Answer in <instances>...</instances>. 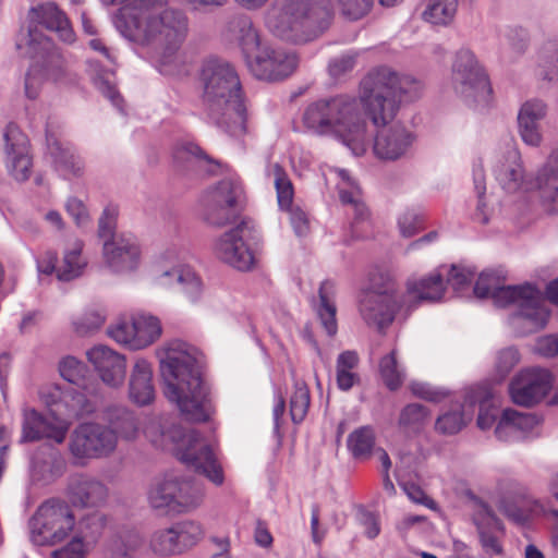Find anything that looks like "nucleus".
<instances>
[{"label": "nucleus", "mask_w": 558, "mask_h": 558, "mask_svg": "<svg viewBox=\"0 0 558 558\" xmlns=\"http://www.w3.org/2000/svg\"><path fill=\"white\" fill-rule=\"evenodd\" d=\"M499 183L508 192L518 191L524 178L521 155L517 147L511 146L507 151V163H501L496 170Z\"/></svg>", "instance_id": "473e14b6"}, {"label": "nucleus", "mask_w": 558, "mask_h": 558, "mask_svg": "<svg viewBox=\"0 0 558 558\" xmlns=\"http://www.w3.org/2000/svg\"><path fill=\"white\" fill-rule=\"evenodd\" d=\"M252 231L250 223L243 220L235 228L222 233L214 243L215 256L239 270H251L256 264L255 252L247 243Z\"/></svg>", "instance_id": "ddd939ff"}, {"label": "nucleus", "mask_w": 558, "mask_h": 558, "mask_svg": "<svg viewBox=\"0 0 558 558\" xmlns=\"http://www.w3.org/2000/svg\"><path fill=\"white\" fill-rule=\"evenodd\" d=\"M140 350L154 343L161 336V325L157 317L138 314L133 316Z\"/></svg>", "instance_id": "c03bdc74"}, {"label": "nucleus", "mask_w": 558, "mask_h": 558, "mask_svg": "<svg viewBox=\"0 0 558 558\" xmlns=\"http://www.w3.org/2000/svg\"><path fill=\"white\" fill-rule=\"evenodd\" d=\"M412 143L411 132L401 125H395L377 133L374 153L379 159L397 160L408 154Z\"/></svg>", "instance_id": "4be33fe9"}, {"label": "nucleus", "mask_w": 558, "mask_h": 558, "mask_svg": "<svg viewBox=\"0 0 558 558\" xmlns=\"http://www.w3.org/2000/svg\"><path fill=\"white\" fill-rule=\"evenodd\" d=\"M2 140L7 170L16 181H26L33 167L26 134L15 123H9L2 131Z\"/></svg>", "instance_id": "dca6fc26"}, {"label": "nucleus", "mask_w": 558, "mask_h": 558, "mask_svg": "<svg viewBox=\"0 0 558 558\" xmlns=\"http://www.w3.org/2000/svg\"><path fill=\"white\" fill-rule=\"evenodd\" d=\"M446 291L440 272L434 271L420 280L409 279L407 290L400 295V310L408 316L422 302H436L442 299Z\"/></svg>", "instance_id": "f3484780"}, {"label": "nucleus", "mask_w": 558, "mask_h": 558, "mask_svg": "<svg viewBox=\"0 0 558 558\" xmlns=\"http://www.w3.org/2000/svg\"><path fill=\"white\" fill-rule=\"evenodd\" d=\"M557 63V49L555 43L545 45L538 56V65L544 69V78L553 80Z\"/></svg>", "instance_id": "680f3d73"}, {"label": "nucleus", "mask_w": 558, "mask_h": 558, "mask_svg": "<svg viewBox=\"0 0 558 558\" xmlns=\"http://www.w3.org/2000/svg\"><path fill=\"white\" fill-rule=\"evenodd\" d=\"M68 64L64 58L58 52H52L45 66L46 76L59 82L68 74Z\"/></svg>", "instance_id": "e2e57ef3"}, {"label": "nucleus", "mask_w": 558, "mask_h": 558, "mask_svg": "<svg viewBox=\"0 0 558 558\" xmlns=\"http://www.w3.org/2000/svg\"><path fill=\"white\" fill-rule=\"evenodd\" d=\"M499 510L512 522L523 525L530 519L544 511L542 505L533 499L525 487L510 492L500 501Z\"/></svg>", "instance_id": "393cba45"}, {"label": "nucleus", "mask_w": 558, "mask_h": 558, "mask_svg": "<svg viewBox=\"0 0 558 558\" xmlns=\"http://www.w3.org/2000/svg\"><path fill=\"white\" fill-rule=\"evenodd\" d=\"M182 554L194 547L204 536L198 522L186 520L172 525Z\"/></svg>", "instance_id": "09e8293b"}, {"label": "nucleus", "mask_w": 558, "mask_h": 558, "mask_svg": "<svg viewBox=\"0 0 558 558\" xmlns=\"http://www.w3.org/2000/svg\"><path fill=\"white\" fill-rule=\"evenodd\" d=\"M68 429L69 423L64 420L50 422L36 410L29 409L24 411L21 440L23 442H29L41 438H49L61 444L66 437Z\"/></svg>", "instance_id": "412c9836"}, {"label": "nucleus", "mask_w": 558, "mask_h": 558, "mask_svg": "<svg viewBox=\"0 0 558 558\" xmlns=\"http://www.w3.org/2000/svg\"><path fill=\"white\" fill-rule=\"evenodd\" d=\"M118 209L113 206H108L104 209L102 215L98 221V235L105 241H111L119 235H114L117 225Z\"/></svg>", "instance_id": "13d9d810"}, {"label": "nucleus", "mask_w": 558, "mask_h": 558, "mask_svg": "<svg viewBox=\"0 0 558 558\" xmlns=\"http://www.w3.org/2000/svg\"><path fill=\"white\" fill-rule=\"evenodd\" d=\"M379 373L385 385L390 390H397L403 383L404 373L397 361V350H391L379 361Z\"/></svg>", "instance_id": "a18cd8bd"}, {"label": "nucleus", "mask_w": 558, "mask_h": 558, "mask_svg": "<svg viewBox=\"0 0 558 558\" xmlns=\"http://www.w3.org/2000/svg\"><path fill=\"white\" fill-rule=\"evenodd\" d=\"M231 24L240 31V45L254 76L259 80L277 81L286 78L295 71L299 64L295 52L269 47L260 48L258 34L246 17H235Z\"/></svg>", "instance_id": "6e6552de"}, {"label": "nucleus", "mask_w": 558, "mask_h": 558, "mask_svg": "<svg viewBox=\"0 0 558 558\" xmlns=\"http://www.w3.org/2000/svg\"><path fill=\"white\" fill-rule=\"evenodd\" d=\"M174 169L186 175H202L214 172L215 162L197 145L178 143L172 153Z\"/></svg>", "instance_id": "5701e85b"}, {"label": "nucleus", "mask_w": 558, "mask_h": 558, "mask_svg": "<svg viewBox=\"0 0 558 558\" xmlns=\"http://www.w3.org/2000/svg\"><path fill=\"white\" fill-rule=\"evenodd\" d=\"M458 0H429L423 19L435 25L450 24L457 13Z\"/></svg>", "instance_id": "79ce46f5"}, {"label": "nucleus", "mask_w": 558, "mask_h": 558, "mask_svg": "<svg viewBox=\"0 0 558 558\" xmlns=\"http://www.w3.org/2000/svg\"><path fill=\"white\" fill-rule=\"evenodd\" d=\"M541 425V420L533 413H523L513 409H505L495 429L499 438L510 432H520L524 435L534 432Z\"/></svg>", "instance_id": "7c9ffc66"}, {"label": "nucleus", "mask_w": 558, "mask_h": 558, "mask_svg": "<svg viewBox=\"0 0 558 558\" xmlns=\"http://www.w3.org/2000/svg\"><path fill=\"white\" fill-rule=\"evenodd\" d=\"M104 258L107 266L114 272H129L138 267L141 250L132 235L120 234L102 245Z\"/></svg>", "instance_id": "a211bd4d"}, {"label": "nucleus", "mask_w": 558, "mask_h": 558, "mask_svg": "<svg viewBox=\"0 0 558 558\" xmlns=\"http://www.w3.org/2000/svg\"><path fill=\"white\" fill-rule=\"evenodd\" d=\"M421 83L410 76H400L388 68H379L362 81L360 96L338 94L311 102L304 110V126L318 134L330 135L345 145L354 155L366 151L368 143L367 122L387 126L400 108L403 95L414 97Z\"/></svg>", "instance_id": "f257e3e1"}, {"label": "nucleus", "mask_w": 558, "mask_h": 558, "mask_svg": "<svg viewBox=\"0 0 558 558\" xmlns=\"http://www.w3.org/2000/svg\"><path fill=\"white\" fill-rule=\"evenodd\" d=\"M243 190L232 179L219 181L206 191L202 198L204 220L217 228L225 227L235 220Z\"/></svg>", "instance_id": "9b49d317"}, {"label": "nucleus", "mask_w": 558, "mask_h": 558, "mask_svg": "<svg viewBox=\"0 0 558 558\" xmlns=\"http://www.w3.org/2000/svg\"><path fill=\"white\" fill-rule=\"evenodd\" d=\"M335 293V286L331 281L326 280L322 282L318 290L319 302L316 306V312L329 336L336 335L338 329L336 319L337 308L333 302Z\"/></svg>", "instance_id": "f704fd0d"}, {"label": "nucleus", "mask_w": 558, "mask_h": 558, "mask_svg": "<svg viewBox=\"0 0 558 558\" xmlns=\"http://www.w3.org/2000/svg\"><path fill=\"white\" fill-rule=\"evenodd\" d=\"M375 445L374 430L369 426L355 429L348 438V448L355 458H366Z\"/></svg>", "instance_id": "8fccbe9b"}, {"label": "nucleus", "mask_w": 558, "mask_h": 558, "mask_svg": "<svg viewBox=\"0 0 558 558\" xmlns=\"http://www.w3.org/2000/svg\"><path fill=\"white\" fill-rule=\"evenodd\" d=\"M359 311L366 325L379 331L392 324L397 313L404 314V310H400V295L396 294L393 280L387 277L383 287L374 282L360 299Z\"/></svg>", "instance_id": "9d476101"}, {"label": "nucleus", "mask_w": 558, "mask_h": 558, "mask_svg": "<svg viewBox=\"0 0 558 558\" xmlns=\"http://www.w3.org/2000/svg\"><path fill=\"white\" fill-rule=\"evenodd\" d=\"M48 149L57 169L66 178H80L85 172L84 160L57 140L48 138Z\"/></svg>", "instance_id": "c756f323"}, {"label": "nucleus", "mask_w": 558, "mask_h": 558, "mask_svg": "<svg viewBox=\"0 0 558 558\" xmlns=\"http://www.w3.org/2000/svg\"><path fill=\"white\" fill-rule=\"evenodd\" d=\"M520 354L514 348H507L499 352L496 362V372L500 379L505 378L519 363Z\"/></svg>", "instance_id": "bf43d9fd"}, {"label": "nucleus", "mask_w": 558, "mask_h": 558, "mask_svg": "<svg viewBox=\"0 0 558 558\" xmlns=\"http://www.w3.org/2000/svg\"><path fill=\"white\" fill-rule=\"evenodd\" d=\"M108 333L118 343L128 345L132 350H140L133 317L131 319H120L109 328Z\"/></svg>", "instance_id": "603ef678"}, {"label": "nucleus", "mask_w": 558, "mask_h": 558, "mask_svg": "<svg viewBox=\"0 0 558 558\" xmlns=\"http://www.w3.org/2000/svg\"><path fill=\"white\" fill-rule=\"evenodd\" d=\"M168 476L154 483L148 493L149 506L165 514H174L173 496L171 495Z\"/></svg>", "instance_id": "37998d69"}, {"label": "nucleus", "mask_w": 558, "mask_h": 558, "mask_svg": "<svg viewBox=\"0 0 558 558\" xmlns=\"http://www.w3.org/2000/svg\"><path fill=\"white\" fill-rule=\"evenodd\" d=\"M148 546L151 553L158 557L182 555L173 526L154 531Z\"/></svg>", "instance_id": "ea45409f"}, {"label": "nucleus", "mask_w": 558, "mask_h": 558, "mask_svg": "<svg viewBox=\"0 0 558 558\" xmlns=\"http://www.w3.org/2000/svg\"><path fill=\"white\" fill-rule=\"evenodd\" d=\"M452 80L457 93L476 104H487L492 87L484 70L469 50L457 53L452 68Z\"/></svg>", "instance_id": "f8f14e48"}, {"label": "nucleus", "mask_w": 558, "mask_h": 558, "mask_svg": "<svg viewBox=\"0 0 558 558\" xmlns=\"http://www.w3.org/2000/svg\"><path fill=\"white\" fill-rule=\"evenodd\" d=\"M410 390L415 397L435 403L441 402L449 396L448 390L425 383H412Z\"/></svg>", "instance_id": "4d7b16f0"}, {"label": "nucleus", "mask_w": 558, "mask_h": 558, "mask_svg": "<svg viewBox=\"0 0 558 558\" xmlns=\"http://www.w3.org/2000/svg\"><path fill=\"white\" fill-rule=\"evenodd\" d=\"M74 524V515L65 502L48 500L31 521L32 541L38 546L56 545L69 535Z\"/></svg>", "instance_id": "1a4fd4ad"}, {"label": "nucleus", "mask_w": 558, "mask_h": 558, "mask_svg": "<svg viewBox=\"0 0 558 558\" xmlns=\"http://www.w3.org/2000/svg\"><path fill=\"white\" fill-rule=\"evenodd\" d=\"M68 497L72 506L77 508H98L106 505L109 489L101 481L78 475L68 486Z\"/></svg>", "instance_id": "aec40b11"}, {"label": "nucleus", "mask_w": 558, "mask_h": 558, "mask_svg": "<svg viewBox=\"0 0 558 558\" xmlns=\"http://www.w3.org/2000/svg\"><path fill=\"white\" fill-rule=\"evenodd\" d=\"M106 418L114 434L126 440H133L138 435V424L132 412L122 407L108 408Z\"/></svg>", "instance_id": "e433bc0d"}, {"label": "nucleus", "mask_w": 558, "mask_h": 558, "mask_svg": "<svg viewBox=\"0 0 558 558\" xmlns=\"http://www.w3.org/2000/svg\"><path fill=\"white\" fill-rule=\"evenodd\" d=\"M355 66V56L345 53L332 59L329 63V73L333 77H340L348 72H351Z\"/></svg>", "instance_id": "69168bd1"}, {"label": "nucleus", "mask_w": 558, "mask_h": 558, "mask_svg": "<svg viewBox=\"0 0 558 558\" xmlns=\"http://www.w3.org/2000/svg\"><path fill=\"white\" fill-rule=\"evenodd\" d=\"M203 102L209 119L231 136L246 134V107L238 72L228 61L209 59L202 68Z\"/></svg>", "instance_id": "20e7f679"}, {"label": "nucleus", "mask_w": 558, "mask_h": 558, "mask_svg": "<svg viewBox=\"0 0 558 558\" xmlns=\"http://www.w3.org/2000/svg\"><path fill=\"white\" fill-rule=\"evenodd\" d=\"M474 183L478 196V205L474 214V219L480 223L485 225L488 222L489 217L487 214L486 204L483 202V196L485 194L486 187L484 182V175L481 170L474 173Z\"/></svg>", "instance_id": "0e129e2a"}, {"label": "nucleus", "mask_w": 558, "mask_h": 558, "mask_svg": "<svg viewBox=\"0 0 558 558\" xmlns=\"http://www.w3.org/2000/svg\"><path fill=\"white\" fill-rule=\"evenodd\" d=\"M59 372L63 379L82 388L86 393H96L87 366L76 357L62 359L59 363Z\"/></svg>", "instance_id": "c9c22d12"}, {"label": "nucleus", "mask_w": 558, "mask_h": 558, "mask_svg": "<svg viewBox=\"0 0 558 558\" xmlns=\"http://www.w3.org/2000/svg\"><path fill=\"white\" fill-rule=\"evenodd\" d=\"M554 377L544 368L531 367L520 371L509 383L510 400L523 408L539 403L550 391Z\"/></svg>", "instance_id": "4468645a"}, {"label": "nucleus", "mask_w": 558, "mask_h": 558, "mask_svg": "<svg viewBox=\"0 0 558 558\" xmlns=\"http://www.w3.org/2000/svg\"><path fill=\"white\" fill-rule=\"evenodd\" d=\"M518 123L522 141L530 146H539L543 137L538 129V123H532V121H518Z\"/></svg>", "instance_id": "338daca9"}, {"label": "nucleus", "mask_w": 558, "mask_h": 558, "mask_svg": "<svg viewBox=\"0 0 558 558\" xmlns=\"http://www.w3.org/2000/svg\"><path fill=\"white\" fill-rule=\"evenodd\" d=\"M83 244L76 241L69 247L63 258L58 263L56 255L49 254L48 260L39 265L40 271L45 274L56 272L58 279L70 281L82 275L86 260L82 257Z\"/></svg>", "instance_id": "a878e982"}, {"label": "nucleus", "mask_w": 558, "mask_h": 558, "mask_svg": "<svg viewBox=\"0 0 558 558\" xmlns=\"http://www.w3.org/2000/svg\"><path fill=\"white\" fill-rule=\"evenodd\" d=\"M83 554V541L78 537H74L64 547L53 550L51 558H82Z\"/></svg>", "instance_id": "774afa93"}, {"label": "nucleus", "mask_w": 558, "mask_h": 558, "mask_svg": "<svg viewBox=\"0 0 558 558\" xmlns=\"http://www.w3.org/2000/svg\"><path fill=\"white\" fill-rule=\"evenodd\" d=\"M106 320L104 311L98 308H89L84 315L74 322L75 331L78 335H87L99 329Z\"/></svg>", "instance_id": "6e6d98bb"}, {"label": "nucleus", "mask_w": 558, "mask_h": 558, "mask_svg": "<svg viewBox=\"0 0 558 558\" xmlns=\"http://www.w3.org/2000/svg\"><path fill=\"white\" fill-rule=\"evenodd\" d=\"M536 186L541 193L544 207L546 210L554 213L558 195V169L554 156H550L548 162L538 171Z\"/></svg>", "instance_id": "72a5a7b5"}, {"label": "nucleus", "mask_w": 558, "mask_h": 558, "mask_svg": "<svg viewBox=\"0 0 558 558\" xmlns=\"http://www.w3.org/2000/svg\"><path fill=\"white\" fill-rule=\"evenodd\" d=\"M471 418L472 414L465 412L464 405L454 404L436 418L435 430L445 436L456 435L468 425Z\"/></svg>", "instance_id": "58836bf2"}, {"label": "nucleus", "mask_w": 558, "mask_h": 558, "mask_svg": "<svg viewBox=\"0 0 558 558\" xmlns=\"http://www.w3.org/2000/svg\"><path fill=\"white\" fill-rule=\"evenodd\" d=\"M117 447L114 432L98 423H83L74 430L70 450L76 458H100Z\"/></svg>", "instance_id": "2eb2a0df"}, {"label": "nucleus", "mask_w": 558, "mask_h": 558, "mask_svg": "<svg viewBox=\"0 0 558 558\" xmlns=\"http://www.w3.org/2000/svg\"><path fill=\"white\" fill-rule=\"evenodd\" d=\"M311 396L305 383H295L293 395L290 398V414L294 423H301L308 411Z\"/></svg>", "instance_id": "3c124183"}, {"label": "nucleus", "mask_w": 558, "mask_h": 558, "mask_svg": "<svg viewBox=\"0 0 558 558\" xmlns=\"http://www.w3.org/2000/svg\"><path fill=\"white\" fill-rule=\"evenodd\" d=\"M165 396L185 420L206 422L215 409L210 391L202 377L204 354L194 345L172 340L158 350Z\"/></svg>", "instance_id": "f03ea898"}, {"label": "nucleus", "mask_w": 558, "mask_h": 558, "mask_svg": "<svg viewBox=\"0 0 558 558\" xmlns=\"http://www.w3.org/2000/svg\"><path fill=\"white\" fill-rule=\"evenodd\" d=\"M270 172L274 177L279 207L281 209H290L294 196L291 180L289 179L286 170L279 163H274L270 168Z\"/></svg>", "instance_id": "de8ad7c7"}, {"label": "nucleus", "mask_w": 558, "mask_h": 558, "mask_svg": "<svg viewBox=\"0 0 558 558\" xmlns=\"http://www.w3.org/2000/svg\"><path fill=\"white\" fill-rule=\"evenodd\" d=\"M94 412L93 403L87 399L86 393L74 389L66 390L63 396L62 415L68 418H76Z\"/></svg>", "instance_id": "49530a36"}, {"label": "nucleus", "mask_w": 558, "mask_h": 558, "mask_svg": "<svg viewBox=\"0 0 558 558\" xmlns=\"http://www.w3.org/2000/svg\"><path fill=\"white\" fill-rule=\"evenodd\" d=\"M335 2L343 17L356 21L368 14L374 0H335Z\"/></svg>", "instance_id": "5fc2aeb1"}, {"label": "nucleus", "mask_w": 558, "mask_h": 558, "mask_svg": "<svg viewBox=\"0 0 558 558\" xmlns=\"http://www.w3.org/2000/svg\"><path fill=\"white\" fill-rule=\"evenodd\" d=\"M86 355L104 384L112 388L123 385L126 374L123 355L107 345H96Z\"/></svg>", "instance_id": "6ab92c4d"}, {"label": "nucleus", "mask_w": 558, "mask_h": 558, "mask_svg": "<svg viewBox=\"0 0 558 558\" xmlns=\"http://www.w3.org/2000/svg\"><path fill=\"white\" fill-rule=\"evenodd\" d=\"M546 116V105L541 100H530L522 105L518 121L538 123Z\"/></svg>", "instance_id": "052dcab7"}, {"label": "nucleus", "mask_w": 558, "mask_h": 558, "mask_svg": "<svg viewBox=\"0 0 558 558\" xmlns=\"http://www.w3.org/2000/svg\"><path fill=\"white\" fill-rule=\"evenodd\" d=\"M430 421V411L418 403L405 405L399 415L398 424L408 435L420 434Z\"/></svg>", "instance_id": "4c0bfd02"}, {"label": "nucleus", "mask_w": 558, "mask_h": 558, "mask_svg": "<svg viewBox=\"0 0 558 558\" xmlns=\"http://www.w3.org/2000/svg\"><path fill=\"white\" fill-rule=\"evenodd\" d=\"M168 481L173 496L174 514L193 511L202 505L205 493L201 485L173 475H169Z\"/></svg>", "instance_id": "cd10ccee"}, {"label": "nucleus", "mask_w": 558, "mask_h": 558, "mask_svg": "<svg viewBox=\"0 0 558 558\" xmlns=\"http://www.w3.org/2000/svg\"><path fill=\"white\" fill-rule=\"evenodd\" d=\"M330 19L329 0H274L266 11L265 24L281 40L305 44L319 37Z\"/></svg>", "instance_id": "0eeeda50"}, {"label": "nucleus", "mask_w": 558, "mask_h": 558, "mask_svg": "<svg viewBox=\"0 0 558 558\" xmlns=\"http://www.w3.org/2000/svg\"><path fill=\"white\" fill-rule=\"evenodd\" d=\"M48 46L49 40L33 29H29L26 34H21L16 41V49L29 58L36 57L40 49H46Z\"/></svg>", "instance_id": "864d4df0"}, {"label": "nucleus", "mask_w": 558, "mask_h": 558, "mask_svg": "<svg viewBox=\"0 0 558 558\" xmlns=\"http://www.w3.org/2000/svg\"><path fill=\"white\" fill-rule=\"evenodd\" d=\"M506 280L507 275L502 268L484 270L475 282L474 294L478 299L492 298L498 307L515 305L519 311L511 318L515 328L527 332L544 328L550 314L544 305L541 291L529 283L505 286Z\"/></svg>", "instance_id": "39448f33"}, {"label": "nucleus", "mask_w": 558, "mask_h": 558, "mask_svg": "<svg viewBox=\"0 0 558 558\" xmlns=\"http://www.w3.org/2000/svg\"><path fill=\"white\" fill-rule=\"evenodd\" d=\"M143 433L153 446L172 451L180 461L205 474L214 484L223 483L222 469L213 449L196 430L183 433L171 417L154 416L145 422Z\"/></svg>", "instance_id": "423d86ee"}, {"label": "nucleus", "mask_w": 558, "mask_h": 558, "mask_svg": "<svg viewBox=\"0 0 558 558\" xmlns=\"http://www.w3.org/2000/svg\"><path fill=\"white\" fill-rule=\"evenodd\" d=\"M28 17L32 23L56 32L62 41L66 44L74 43L75 33L70 21L56 3L47 2L32 8Z\"/></svg>", "instance_id": "b1692460"}, {"label": "nucleus", "mask_w": 558, "mask_h": 558, "mask_svg": "<svg viewBox=\"0 0 558 558\" xmlns=\"http://www.w3.org/2000/svg\"><path fill=\"white\" fill-rule=\"evenodd\" d=\"M342 204L349 207L348 213L354 215L352 231L355 238H367L371 235V222L368 210L361 199L359 190L339 192Z\"/></svg>", "instance_id": "2f4dec72"}, {"label": "nucleus", "mask_w": 558, "mask_h": 558, "mask_svg": "<svg viewBox=\"0 0 558 558\" xmlns=\"http://www.w3.org/2000/svg\"><path fill=\"white\" fill-rule=\"evenodd\" d=\"M151 377V365L146 360H137L130 379V397L135 403L146 405L154 400L155 389Z\"/></svg>", "instance_id": "c85d7f7f"}, {"label": "nucleus", "mask_w": 558, "mask_h": 558, "mask_svg": "<svg viewBox=\"0 0 558 558\" xmlns=\"http://www.w3.org/2000/svg\"><path fill=\"white\" fill-rule=\"evenodd\" d=\"M359 364V356L354 351H344L337 359V386L340 390H350L357 381L359 376L354 368Z\"/></svg>", "instance_id": "a19ab883"}, {"label": "nucleus", "mask_w": 558, "mask_h": 558, "mask_svg": "<svg viewBox=\"0 0 558 558\" xmlns=\"http://www.w3.org/2000/svg\"><path fill=\"white\" fill-rule=\"evenodd\" d=\"M116 25L124 37L163 50L161 65L171 64L189 33V19L180 10L156 0H135L120 9Z\"/></svg>", "instance_id": "7ed1b4c3"}, {"label": "nucleus", "mask_w": 558, "mask_h": 558, "mask_svg": "<svg viewBox=\"0 0 558 558\" xmlns=\"http://www.w3.org/2000/svg\"><path fill=\"white\" fill-rule=\"evenodd\" d=\"M157 281L162 287L174 288L190 301H195L202 292V281L197 275L185 266L166 269L159 266Z\"/></svg>", "instance_id": "bb28decb"}]
</instances>
